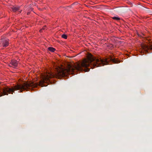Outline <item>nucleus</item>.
I'll list each match as a JSON object with an SVG mask.
<instances>
[{
    "label": "nucleus",
    "mask_w": 152,
    "mask_h": 152,
    "mask_svg": "<svg viewBox=\"0 0 152 152\" xmlns=\"http://www.w3.org/2000/svg\"><path fill=\"white\" fill-rule=\"evenodd\" d=\"M29 14V12L27 13V15H28Z\"/></svg>",
    "instance_id": "nucleus-11"
},
{
    "label": "nucleus",
    "mask_w": 152,
    "mask_h": 152,
    "mask_svg": "<svg viewBox=\"0 0 152 152\" xmlns=\"http://www.w3.org/2000/svg\"><path fill=\"white\" fill-rule=\"evenodd\" d=\"M18 62L16 60H12L11 61L9 66L14 68H16L18 66Z\"/></svg>",
    "instance_id": "nucleus-4"
},
{
    "label": "nucleus",
    "mask_w": 152,
    "mask_h": 152,
    "mask_svg": "<svg viewBox=\"0 0 152 152\" xmlns=\"http://www.w3.org/2000/svg\"><path fill=\"white\" fill-rule=\"evenodd\" d=\"M1 42V45L4 47H6L9 45L8 40L7 39H2Z\"/></svg>",
    "instance_id": "nucleus-3"
},
{
    "label": "nucleus",
    "mask_w": 152,
    "mask_h": 152,
    "mask_svg": "<svg viewBox=\"0 0 152 152\" xmlns=\"http://www.w3.org/2000/svg\"><path fill=\"white\" fill-rule=\"evenodd\" d=\"M112 18L114 20H120V18L117 17V16H115L112 17Z\"/></svg>",
    "instance_id": "nucleus-7"
},
{
    "label": "nucleus",
    "mask_w": 152,
    "mask_h": 152,
    "mask_svg": "<svg viewBox=\"0 0 152 152\" xmlns=\"http://www.w3.org/2000/svg\"><path fill=\"white\" fill-rule=\"evenodd\" d=\"M61 37L62 38L65 39H66L67 38V36L65 34H63L62 35Z\"/></svg>",
    "instance_id": "nucleus-8"
},
{
    "label": "nucleus",
    "mask_w": 152,
    "mask_h": 152,
    "mask_svg": "<svg viewBox=\"0 0 152 152\" xmlns=\"http://www.w3.org/2000/svg\"><path fill=\"white\" fill-rule=\"evenodd\" d=\"M10 8L12 10L13 12H15L20 10V7L17 6H12L10 7Z\"/></svg>",
    "instance_id": "nucleus-5"
},
{
    "label": "nucleus",
    "mask_w": 152,
    "mask_h": 152,
    "mask_svg": "<svg viewBox=\"0 0 152 152\" xmlns=\"http://www.w3.org/2000/svg\"><path fill=\"white\" fill-rule=\"evenodd\" d=\"M21 10L20 11H19V12H20V13L21 12Z\"/></svg>",
    "instance_id": "nucleus-10"
},
{
    "label": "nucleus",
    "mask_w": 152,
    "mask_h": 152,
    "mask_svg": "<svg viewBox=\"0 0 152 152\" xmlns=\"http://www.w3.org/2000/svg\"><path fill=\"white\" fill-rule=\"evenodd\" d=\"M48 49L50 51H51V52H54V51L56 49L55 48H53V47H49L48 48Z\"/></svg>",
    "instance_id": "nucleus-6"
},
{
    "label": "nucleus",
    "mask_w": 152,
    "mask_h": 152,
    "mask_svg": "<svg viewBox=\"0 0 152 152\" xmlns=\"http://www.w3.org/2000/svg\"><path fill=\"white\" fill-rule=\"evenodd\" d=\"M56 71L55 73L50 72L42 75L41 80L39 83L30 81L24 83L22 84H18L11 88L8 87L3 88L1 89V91H0V97L3 95H8V94H12L15 90H20V92H22L23 90L31 89L33 88L37 87L38 86L41 87L45 86H47L44 84L49 82L50 78L53 77L60 78L70 74V64L68 65L66 68L62 66H58L56 67Z\"/></svg>",
    "instance_id": "nucleus-1"
},
{
    "label": "nucleus",
    "mask_w": 152,
    "mask_h": 152,
    "mask_svg": "<svg viewBox=\"0 0 152 152\" xmlns=\"http://www.w3.org/2000/svg\"><path fill=\"white\" fill-rule=\"evenodd\" d=\"M141 48L146 53H148L149 52L148 50H152V44H150L149 46H148L145 44H143L141 45Z\"/></svg>",
    "instance_id": "nucleus-2"
},
{
    "label": "nucleus",
    "mask_w": 152,
    "mask_h": 152,
    "mask_svg": "<svg viewBox=\"0 0 152 152\" xmlns=\"http://www.w3.org/2000/svg\"><path fill=\"white\" fill-rule=\"evenodd\" d=\"M45 27H46V26H44V27H43V28L41 29L40 30V32H42L43 30L45 29Z\"/></svg>",
    "instance_id": "nucleus-9"
}]
</instances>
